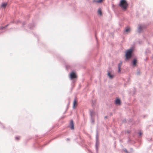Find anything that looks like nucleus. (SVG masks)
Wrapping results in <instances>:
<instances>
[{
	"mask_svg": "<svg viewBox=\"0 0 153 153\" xmlns=\"http://www.w3.org/2000/svg\"><path fill=\"white\" fill-rule=\"evenodd\" d=\"M119 6L122 9L125 10L128 7V4L126 0H121Z\"/></svg>",
	"mask_w": 153,
	"mask_h": 153,
	"instance_id": "obj_1",
	"label": "nucleus"
},
{
	"mask_svg": "<svg viewBox=\"0 0 153 153\" xmlns=\"http://www.w3.org/2000/svg\"><path fill=\"white\" fill-rule=\"evenodd\" d=\"M132 51V50L131 49H129L126 52V59H128L130 58L131 56V53Z\"/></svg>",
	"mask_w": 153,
	"mask_h": 153,
	"instance_id": "obj_2",
	"label": "nucleus"
},
{
	"mask_svg": "<svg viewBox=\"0 0 153 153\" xmlns=\"http://www.w3.org/2000/svg\"><path fill=\"white\" fill-rule=\"evenodd\" d=\"M70 77L71 79L76 78L77 77V76L76 74L74 72H72L70 74Z\"/></svg>",
	"mask_w": 153,
	"mask_h": 153,
	"instance_id": "obj_3",
	"label": "nucleus"
},
{
	"mask_svg": "<svg viewBox=\"0 0 153 153\" xmlns=\"http://www.w3.org/2000/svg\"><path fill=\"white\" fill-rule=\"evenodd\" d=\"M77 101L76 99H75L73 103V108L74 109L77 106Z\"/></svg>",
	"mask_w": 153,
	"mask_h": 153,
	"instance_id": "obj_4",
	"label": "nucleus"
},
{
	"mask_svg": "<svg viewBox=\"0 0 153 153\" xmlns=\"http://www.w3.org/2000/svg\"><path fill=\"white\" fill-rule=\"evenodd\" d=\"M69 126L71 129L73 130L74 129V124L72 120H71L70 122Z\"/></svg>",
	"mask_w": 153,
	"mask_h": 153,
	"instance_id": "obj_5",
	"label": "nucleus"
},
{
	"mask_svg": "<svg viewBox=\"0 0 153 153\" xmlns=\"http://www.w3.org/2000/svg\"><path fill=\"white\" fill-rule=\"evenodd\" d=\"M122 62H120V63H119L118 65V72L119 73H120L121 71V67L122 65Z\"/></svg>",
	"mask_w": 153,
	"mask_h": 153,
	"instance_id": "obj_6",
	"label": "nucleus"
},
{
	"mask_svg": "<svg viewBox=\"0 0 153 153\" xmlns=\"http://www.w3.org/2000/svg\"><path fill=\"white\" fill-rule=\"evenodd\" d=\"M137 62V60L136 59H133V66H135L136 65V63Z\"/></svg>",
	"mask_w": 153,
	"mask_h": 153,
	"instance_id": "obj_7",
	"label": "nucleus"
},
{
	"mask_svg": "<svg viewBox=\"0 0 153 153\" xmlns=\"http://www.w3.org/2000/svg\"><path fill=\"white\" fill-rule=\"evenodd\" d=\"M115 103L117 105H120V101L119 99H117L115 101Z\"/></svg>",
	"mask_w": 153,
	"mask_h": 153,
	"instance_id": "obj_8",
	"label": "nucleus"
},
{
	"mask_svg": "<svg viewBox=\"0 0 153 153\" xmlns=\"http://www.w3.org/2000/svg\"><path fill=\"white\" fill-rule=\"evenodd\" d=\"M108 75L109 76V78L111 79H112L114 77V76L112 74H111L110 72H108Z\"/></svg>",
	"mask_w": 153,
	"mask_h": 153,
	"instance_id": "obj_9",
	"label": "nucleus"
},
{
	"mask_svg": "<svg viewBox=\"0 0 153 153\" xmlns=\"http://www.w3.org/2000/svg\"><path fill=\"white\" fill-rule=\"evenodd\" d=\"M7 3H2L1 5V7H2L5 8L7 6Z\"/></svg>",
	"mask_w": 153,
	"mask_h": 153,
	"instance_id": "obj_10",
	"label": "nucleus"
},
{
	"mask_svg": "<svg viewBox=\"0 0 153 153\" xmlns=\"http://www.w3.org/2000/svg\"><path fill=\"white\" fill-rule=\"evenodd\" d=\"M98 13L100 15H102V12L100 9H98Z\"/></svg>",
	"mask_w": 153,
	"mask_h": 153,
	"instance_id": "obj_11",
	"label": "nucleus"
},
{
	"mask_svg": "<svg viewBox=\"0 0 153 153\" xmlns=\"http://www.w3.org/2000/svg\"><path fill=\"white\" fill-rule=\"evenodd\" d=\"M130 30V28L129 27H127L126 28L125 31L126 32H129Z\"/></svg>",
	"mask_w": 153,
	"mask_h": 153,
	"instance_id": "obj_12",
	"label": "nucleus"
},
{
	"mask_svg": "<svg viewBox=\"0 0 153 153\" xmlns=\"http://www.w3.org/2000/svg\"><path fill=\"white\" fill-rule=\"evenodd\" d=\"M102 0H98L96 1V2L98 3H101Z\"/></svg>",
	"mask_w": 153,
	"mask_h": 153,
	"instance_id": "obj_13",
	"label": "nucleus"
},
{
	"mask_svg": "<svg viewBox=\"0 0 153 153\" xmlns=\"http://www.w3.org/2000/svg\"><path fill=\"white\" fill-rule=\"evenodd\" d=\"M20 139V137H16V140H19Z\"/></svg>",
	"mask_w": 153,
	"mask_h": 153,
	"instance_id": "obj_14",
	"label": "nucleus"
},
{
	"mask_svg": "<svg viewBox=\"0 0 153 153\" xmlns=\"http://www.w3.org/2000/svg\"><path fill=\"white\" fill-rule=\"evenodd\" d=\"M139 134L140 136L142 134V132H141L140 131L139 132Z\"/></svg>",
	"mask_w": 153,
	"mask_h": 153,
	"instance_id": "obj_15",
	"label": "nucleus"
},
{
	"mask_svg": "<svg viewBox=\"0 0 153 153\" xmlns=\"http://www.w3.org/2000/svg\"><path fill=\"white\" fill-rule=\"evenodd\" d=\"M141 28V27L140 26L139 27V29L140 30V29Z\"/></svg>",
	"mask_w": 153,
	"mask_h": 153,
	"instance_id": "obj_16",
	"label": "nucleus"
},
{
	"mask_svg": "<svg viewBox=\"0 0 153 153\" xmlns=\"http://www.w3.org/2000/svg\"><path fill=\"white\" fill-rule=\"evenodd\" d=\"M105 118H107V116H105Z\"/></svg>",
	"mask_w": 153,
	"mask_h": 153,
	"instance_id": "obj_17",
	"label": "nucleus"
},
{
	"mask_svg": "<svg viewBox=\"0 0 153 153\" xmlns=\"http://www.w3.org/2000/svg\"><path fill=\"white\" fill-rule=\"evenodd\" d=\"M125 152H127V151L126 150L125 151Z\"/></svg>",
	"mask_w": 153,
	"mask_h": 153,
	"instance_id": "obj_18",
	"label": "nucleus"
}]
</instances>
